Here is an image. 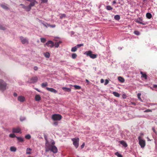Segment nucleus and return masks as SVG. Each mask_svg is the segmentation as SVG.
<instances>
[{
    "label": "nucleus",
    "instance_id": "f257e3e1",
    "mask_svg": "<svg viewBox=\"0 0 157 157\" xmlns=\"http://www.w3.org/2000/svg\"><path fill=\"white\" fill-rule=\"evenodd\" d=\"M51 143V144L48 141L45 142V149L46 152H48L51 150L52 146L55 144V142L53 140H52Z\"/></svg>",
    "mask_w": 157,
    "mask_h": 157
},
{
    "label": "nucleus",
    "instance_id": "f03ea898",
    "mask_svg": "<svg viewBox=\"0 0 157 157\" xmlns=\"http://www.w3.org/2000/svg\"><path fill=\"white\" fill-rule=\"evenodd\" d=\"M7 84L3 80L0 79V90L3 91L6 90Z\"/></svg>",
    "mask_w": 157,
    "mask_h": 157
},
{
    "label": "nucleus",
    "instance_id": "7ed1b4c3",
    "mask_svg": "<svg viewBox=\"0 0 157 157\" xmlns=\"http://www.w3.org/2000/svg\"><path fill=\"white\" fill-rule=\"evenodd\" d=\"M92 52L91 51L86 52L84 54L86 55L87 56H89L91 58L94 59L96 58L97 56V55L96 54H93Z\"/></svg>",
    "mask_w": 157,
    "mask_h": 157
},
{
    "label": "nucleus",
    "instance_id": "20e7f679",
    "mask_svg": "<svg viewBox=\"0 0 157 157\" xmlns=\"http://www.w3.org/2000/svg\"><path fill=\"white\" fill-rule=\"evenodd\" d=\"M62 117L61 115L59 114H53L52 116V119L54 121H59Z\"/></svg>",
    "mask_w": 157,
    "mask_h": 157
},
{
    "label": "nucleus",
    "instance_id": "39448f33",
    "mask_svg": "<svg viewBox=\"0 0 157 157\" xmlns=\"http://www.w3.org/2000/svg\"><path fill=\"white\" fill-rule=\"evenodd\" d=\"M54 45V44L51 40L48 41L45 44L44 46H47L48 47L52 48Z\"/></svg>",
    "mask_w": 157,
    "mask_h": 157
},
{
    "label": "nucleus",
    "instance_id": "423d86ee",
    "mask_svg": "<svg viewBox=\"0 0 157 157\" xmlns=\"http://www.w3.org/2000/svg\"><path fill=\"white\" fill-rule=\"evenodd\" d=\"M73 141V144L76 148H77L78 146L79 139L74 138L72 139Z\"/></svg>",
    "mask_w": 157,
    "mask_h": 157
},
{
    "label": "nucleus",
    "instance_id": "0eeeda50",
    "mask_svg": "<svg viewBox=\"0 0 157 157\" xmlns=\"http://www.w3.org/2000/svg\"><path fill=\"white\" fill-rule=\"evenodd\" d=\"M38 80L37 77L36 76L30 78L27 82L29 83H34L36 82Z\"/></svg>",
    "mask_w": 157,
    "mask_h": 157
},
{
    "label": "nucleus",
    "instance_id": "6e6552de",
    "mask_svg": "<svg viewBox=\"0 0 157 157\" xmlns=\"http://www.w3.org/2000/svg\"><path fill=\"white\" fill-rule=\"evenodd\" d=\"M135 21L136 22L143 25H145L146 24L145 22L143 21L141 17L135 19Z\"/></svg>",
    "mask_w": 157,
    "mask_h": 157
},
{
    "label": "nucleus",
    "instance_id": "1a4fd4ad",
    "mask_svg": "<svg viewBox=\"0 0 157 157\" xmlns=\"http://www.w3.org/2000/svg\"><path fill=\"white\" fill-rule=\"evenodd\" d=\"M139 140V143L141 147H144L145 146V141L144 140L141 139L140 136H139L138 138Z\"/></svg>",
    "mask_w": 157,
    "mask_h": 157
},
{
    "label": "nucleus",
    "instance_id": "9d476101",
    "mask_svg": "<svg viewBox=\"0 0 157 157\" xmlns=\"http://www.w3.org/2000/svg\"><path fill=\"white\" fill-rule=\"evenodd\" d=\"M37 3L36 0H34V1H32V2H30V4L28 6V9L30 10L31 9L32 7L36 3Z\"/></svg>",
    "mask_w": 157,
    "mask_h": 157
},
{
    "label": "nucleus",
    "instance_id": "9b49d317",
    "mask_svg": "<svg viewBox=\"0 0 157 157\" xmlns=\"http://www.w3.org/2000/svg\"><path fill=\"white\" fill-rule=\"evenodd\" d=\"M21 42L23 44H27L28 43V40L26 38H24L23 36H21L20 37Z\"/></svg>",
    "mask_w": 157,
    "mask_h": 157
},
{
    "label": "nucleus",
    "instance_id": "f8f14e48",
    "mask_svg": "<svg viewBox=\"0 0 157 157\" xmlns=\"http://www.w3.org/2000/svg\"><path fill=\"white\" fill-rule=\"evenodd\" d=\"M46 89L48 91L55 94L57 93V91L52 88L46 87Z\"/></svg>",
    "mask_w": 157,
    "mask_h": 157
},
{
    "label": "nucleus",
    "instance_id": "ddd939ff",
    "mask_svg": "<svg viewBox=\"0 0 157 157\" xmlns=\"http://www.w3.org/2000/svg\"><path fill=\"white\" fill-rule=\"evenodd\" d=\"M18 100L20 102H24L25 100V97L23 96H20L18 97Z\"/></svg>",
    "mask_w": 157,
    "mask_h": 157
},
{
    "label": "nucleus",
    "instance_id": "4468645a",
    "mask_svg": "<svg viewBox=\"0 0 157 157\" xmlns=\"http://www.w3.org/2000/svg\"><path fill=\"white\" fill-rule=\"evenodd\" d=\"M53 153H56L58 152V149L54 145H53L50 150Z\"/></svg>",
    "mask_w": 157,
    "mask_h": 157
},
{
    "label": "nucleus",
    "instance_id": "2eb2a0df",
    "mask_svg": "<svg viewBox=\"0 0 157 157\" xmlns=\"http://www.w3.org/2000/svg\"><path fill=\"white\" fill-rule=\"evenodd\" d=\"M21 131V129L19 128H13L12 129V132L13 133H19Z\"/></svg>",
    "mask_w": 157,
    "mask_h": 157
},
{
    "label": "nucleus",
    "instance_id": "dca6fc26",
    "mask_svg": "<svg viewBox=\"0 0 157 157\" xmlns=\"http://www.w3.org/2000/svg\"><path fill=\"white\" fill-rule=\"evenodd\" d=\"M119 143L121 144L124 147H127L128 145L126 143L124 140H121L119 141Z\"/></svg>",
    "mask_w": 157,
    "mask_h": 157
},
{
    "label": "nucleus",
    "instance_id": "f3484780",
    "mask_svg": "<svg viewBox=\"0 0 157 157\" xmlns=\"http://www.w3.org/2000/svg\"><path fill=\"white\" fill-rule=\"evenodd\" d=\"M1 6L3 9L7 10L8 9V5L7 4H2L1 5Z\"/></svg>",
    "mask_w": 157,
    "mask_h": 157
},
{
    "label": "nucleus",
    "instance_id": "a211bd4d",
    "mask_svg": "<svg viewBox=\"0 0 157 157\" xmlns=\"http://www.w3.org/2000/svg\"><path fill=\"white\" fill-rule=\"evenodd\" d=\"M41 99L40 95L39 94H36L35 95V100L36 101H39Z\"/></svg>",
    "mask_w": 157,
    "mask_h": 157
},
{
    "label": "nucleus",
    "instance_id": "6ab92c4d",
    "mask_svg": "<svg viewBox=\"0 0 157 157\" xmlns=\"http://www.w3.org/2000/svg\"><path fill=\"white\" fill-rule=\"evenodd\" d=\"M118 79L119 82L121 83L124 82L125 81L124 78L121 76L118 77Z\"/></svg>",
    "mask_w": 157,
    "mask_h": 157
},
{
    "label": "nucleus",
    "instance_id": "aec40b11",
    "mask_svg": "<svg viewBox=\"0 0 157 157\" xmlns=\"http://www.w3.org/2000/svg\"><path fill=\"white\" fill-rule=\"evenodd\" d=\"M62 89L65 91L70 92L71 91V89L70 88H67L66 87H63Z\"/></svg>",
    "mask_w": 157,
    "mask_h": 157
},
{
    "label": "nucleus",
    "instance_id": "412c9836",
    "mask_svg": "<svg viewBox=\"0 0 157 157\" xmlns=\"http://www.w3.org/2000/svg\"><path fill=\"white\" fill-rule=\"evenodd\" d=\"M44 56L47 58H49L50 56V54L48 52H47L44 53Z\"/></svg>",
    "mask_w": 157,
    "mask_h": 157
},
{
    "label": "nucleus",
    "instance_id": "4be33fe9",
    "mask_svg": "<svg viewBox=\"0 0 157 157\" xmlns=\"http://www.w3.org/2000/svg\"><path fill=\"white\" fill-rule=\"evenodd\" d=\"M146 16L148 19H150L152 17L151 14L150 13H146Z\"/></svg>",
    "mask_w": 157,
    "mask_h": 157
},
{
    "label": "nucleus",
    "instance_id": "5701e85b",
    "mask_svg": "<svg viewBox=\"0 0 157 157\" xmlns=\"http://www.w3.org/2000/svg\"><path fill=\"white\" fill-rule=\"evenodd\" d=\"M113 94L116 97H119L120 96V94L117 92L114 91L113 93Z\"/></svg>",
    "mask_w": 157,
    "mask_h": 157
},
{
    "label": "nucleus",
    "instance_id": "b1692460",
    "mask_svg": "<svg viewBox=\"0 0 157 157\" xmlns=\"http://www.w3.org/2000/svg\"><path fill=\"white\" fill-rule=\"evenodd\" d=\"M10 150L12 152H15L16 150V148L14 147H10Z\"/></svg>",
    "mask_w": 157,
    "mask_h": 157
},
{
    "label": "nucleus",
    "instance_id": "393cba45",
    "mask_svg": "<svg viewBox=\"0 0 157 157\" xmlns=\"http://www.w3.org/2000/svg\"><path fill=\"white\" fill-rule=\"evenodd\" d=\"M16 138L20 142H22L24 141L22 137L16 136Z\"/></svg>",
    "mask_w": 157,
    "mask_h": 157
},
{
    "label": "nucleus",
    "instance_id": "a878e982",
    "mask_svg": "<svg viewBox=\"0 0 157 157\" xmlns=\"http://www.w3.org/2000/svg\"><path fill=\"white\" fill-rule=\"evenodd\" d=\"M141 95V94L140 93H138L137 95L138 98V99L139 100H140V101H141V102H142L143 100L141 98H140Z\"/></svg>",
    "mask_w": 157,
    "mask_h": 157
},
{
    "label": "nucleus",
    "instance_id": "bb28decb",
    "mask_svg": "<svg viewBox=\"0 0 157 157\" xmlns=\"http://www.w3.org/2000/svg\"><path fill=\"white\" fill-rule=\"evenodd\" d=\"M114 18L115 20L118 21L120 19V15H117L114 16Z\"/></svg>",
    "mask_w": 157,
    "mask_h": 157
},
{
    "label": "nucleus",
    "instance_id": "cd10ccee",
    "mask_svg": "<svg viewBox=\"0 0 157 157\" xmlns=\"http://www.w3.org/2000/svg\"><path fill=\"white\" fill-rule=\"evenodd\" d=\"M77 46H75L71 48V51L72 52H75L77 51Z\"/></svg>",
    "mask_w": 157,
    "mask_h": 157
},
{
    "label": "nucleus",
    "instance_id": "c85d7f7f",
    "mask_svg": "<svg viewBox=\"0 0 157 157\" xmlns=\"http://www.w3.org/2000/svg\"><path fill=\"white\" fill-rule=\"evenodd\" d=\"M31 151V149L29 148H28L26 149V154H31L30 151Z\"/></svg>",
    "mask_w": 157,
    "mask_h": 157
},
{
    "label": "nucleus",
    "instance_id": "c756f323",
    "mask_svg": "<svg viewBox=\"0 0 157 157\" xmlns=\"http://www.w3.org/2000/svg\"><path fill=\"white\" fill-rule=\"evenodd\" d=\"M48 84L47 82H45L44 83H42L41 84V86L43 88H44L45 87L47 86H48Z\"/></svg>",
    "mask_w": 157,
    "mask_h": 157
},
{
    "label": "nucleus",
    "instance_id": "7c9ffc66",
    "mask_svg": "<svg viewBox=\"0 0 157 157\" xmlns=\"http://www.w3.org/2000/svg\"><path fill=\"white\" fill-rule=\"evenodd\" d=\"M73 86L75 88V89H80L81 87L80 86L78 85H75Z\"/></svg>",
    "mask_w": 157,
    "mask_h": 157
},
{
    "label": "nucleus",
    "instance_id": "2f4dec72",
    "mask_svg": "<svg viewBox=\"0 0 157 157\" xmlns=\"http://www.w3.org/2000/svg\"><path fill=\"white\" fill-rule=\"evenodd\" d=\"M77 56V55L75 53H73L72 54L71 57H72V58H73V59H75L76 58Z\"/></svg>",
    "mask_w": 157,
    "mask_h": 157
},
{
    "label": "nucleus",
    "instance_id": "473e14b6",
    "mask_svg": "<svg viewBox=\"0 0 157 157\" xmlns=\"http://www.w3.org/2000/svg\"><path fill=\"white\" fill-rule=\"evenodd\" d=\"M115 155L118 157H122V155L119 153L118 152H117L115 153Z\"/></svg>",
    "mask_w": 157,
    "mask_h": 157
},
{
    "label": "nucleus",
    "instance_id": "72a5a7b5",
    "mask_svg": "<svg viewBox=\"0 0 157 157\" xmlns=\"http://www.w3.org/2000/svg\"><path fill=\"white\" fill-rule=\"evenodd\" d=\"M9 136L11 138H14L15 137H16V135L14 134H13V133L10 134L9 135Z\"/></svg>",
    "mask_w": 157,
    "mask_h": 157
},
{
    "label": "nucleus",
    "instance_id": "f704fd0d",
    "mask_svg": "<svg viewBox=\"0 0 157 157\" xmlns=\"http://www.w3.org/2000/svg\"><path fill=\"white\" fill-rule=\"evenodd\" d=\"M66 16V14H61L60 16V18L61 19H62L64 17H65Z\"/></svg>",
    "mask_w": 157,
    "mask_h": 157
},
{
    "label": "nucleus",
    "instance_id": "c9c22d12",
    "mask_svg": "<svg viewBox=\"0 0 157 157\" xmlns=\"http://www.w3.org/2000/svg\"><path fill=\"white\" fill-rule=\"evenodd\" d=\"M40 40L41 42L42 43H45L46 40V39L45 38H41Z\"/></svg>",
    "mask_w": 157,
    "mask_h": 157
},
{
    "label": "nucleus",
    "instance_id": "e433bc0d",
    "mask_svg": "<svg viewBox=\"0 0 157 157\" xmlns=\"http://www.w3.org/2000/svg\"><path fill=\"white\" fill-rule=\"evenodd\" d=\"M25 137L27 139H29L31 138V136L29 134H27L25 136Z\"/></svg>",
    "mask_w": 157,
    "mask_h": 157
},
{
    "label": "nucleus",
    "instance_id": "4c0bfd02",
    "mask_svg": "<svg viewBox=\"0 0 157 157\" xmlns=\"http://www.w3.org/2000/svg\"><path fill=\"white\" fill-rule=\"evenodd\" d=\"M134 33L136 35H139L140 34V32L138 31H135L134 32Z\"/></svg>",
    "mask_w": 157,
    "mask_h": 157
},
{
    "label": "nucleus",
    "instance_id": "58836bf2",
    "mask_svg": "<svg viewBox=\"0 0 157 157\" xmlns=\"http://www.w3.org/2000/svg\"><path fill=\"white\" fill-rule=\"evenodd\" d=\"M141 77H143L145 79H147V76L145 74H143L141 76Z\"/></svg>",
    "mask_w": 157,
    "mask_h": 157
},
{
    "label": "nucleus",
    "instance_id": "ea45409f",
    "mask_svg": "<svg viewBox=\"0 0 157 157\" xmlns=\"http://www.w3.org/2000/svg\"><path fill=\"white\" fill-rule=\"evenodd\" d=\"M44 139L46 140V142H47L48 141V139H47V136L45 134H44Z\"/></svg>",
    "mask_w": 157,
    "mask_h": 157
},
{
    "label": "nucleus",
    "instance_id": "a19ab883",
    "mask_svg": "<svg viewBox=\"0 0 157 157\" xmlns=\"http://www.w3.org/2000/svg\"><path fill=\"white\" fill-rule=\"evenodd\" d=\"M106 9H107V10H112V9L111 6H107Z\"/></svg>",
    "mask_w": 157,
    "mask_h": 157
},
{
    "label": "nucleus",
    "instance_id": "79ce46f5",
    "mask_svg": "<svg viewBox=\"0 0 157 157\" xmlns=\"http://www.w3.org/2000/svg\"><path fill=\"white\" fill-rule=\"evenodd\" d=\"M54 45L55 46L56 48H58L59 45V43L57 42L56 43L54 44Z\"/></svg>",
    "mask_w": 157,
    "mask_h": 157
},
{
    "label": "nucleus",
    "instance_id": "37998d69",
    "mask_svg": "<svg viewBox=\"0 0 157 157\" xmlns=\"http://www.w3.org/2000/svg\"><path fill=\"white\" fill-rule=\"evenodd\" d=\"M0 29L4 30L5 29V28L2 25H0Z\"/></svg>",
    "mask_w": 157,
    "mask_h": 157
},
{
    "label": "nucleus",
    "instance_id": "c03bdc74",
    "mask_svg": "<svg viewBox=\"0 0 157 157\" xmlns=\"http://www.w3.org/2000/svg\"><path fill=\"white\" fill-rule=\"evenodd\" d=\"M152 130L155 133V134L156 135H157V132H156V131H155V128L154 127H152Z\"/></svg>",
    "mask_w": 157,
    "mask_h": 157
},
{
    "label": "nucleus",
    "instance_id": "a18cd8bd",
    "mask_svg": "<svg viewBox=\"0 0 157 157\" xmlns=\"http://www.w3.org/2000/svg\"><path fill=\"white\" fill-rule=\"evenodd\" d=\"M41 3H46L48 2V0H41Z\"/></svg>",
    "mask_w": 157,
    "mask_h": 157
},
{
    "label": "nucleus",
    "instance_id": "49530a36",
    "mask_svg": "<svg viewBox=\"0 0 157 157\" xmlns=\"http://www.w3.org/2000/svg\"><path fill=\"white\" fill-rule=\"evenodd\" d=\"M109 80L108 79H106L105 80V82L104 83V85H106L107 84L109 83Z\"/></svg>",
    "mask_w": 157,
    "mask_h": 157
},
{
    "label": "nucleus",
    "instance_id": "de8ad7c7",
    "mask_svg": "<svg viewBox=\"0 0 157 157\" xmlns=\"http://www.w3.org/2000/svg\"><path fill=\"white\" fill-rule=\"evenodd\" d=\"M83 44H78L77 45V47H78V48H79L80 47L83 46Z\"/></svg>",
    "mask_w": 157,
    "mask_h": 157
},
{
    "label": "nucleus",
    "instance_id": "09e8293b",
    "mask_svg": "<svg viewBox=\"0 0 157 157\" xmlns=\"http://www.w3.org/2000/svg\"><path fill=\"white\" fill-rule=\"evenodd\" d=\"M152 111L150 109H147L144 111V112H151Z\"/></svg>",
    "mask_w": 157,
    "mask_h": 157
},
{
    "label": "nucleus",
    "instance_id": "8fccbe9b",
    "mask_svg": "<svg viewBox=\"0 0 157 157\" xmlns=\"http://www.w3.org/2000/svg\"><path fill=\"white\" fill-rule=\"evenodd\" d=\"M48 26L51 27L52 28H55L56 26V25H51L49 24H48Z\"/></svg>",
    "mask_w": 157,
    "mask_h": 157
},
{
    "label": "nucleus",
    "instance_id": "3c124183",
    "mask_svg": "<svg viewBox=\"0 0 157 157\" xmlns=\"http://www.w3.org/2000/svg\"><path fill=\"white\" fill-rule=\"evenodd\" d=\"M25 117H21L20 118V120L21 121H23L25 120Z\"/></svg>",
    "mask_w": 157,
    "mask_h": 157
},
{
    "label": "nucleus",
    "instance_id": "603ef678",
    "mask_svg": "<svg viewBox=\"0 0 157 157\" xmlns=\"http://www.w3.org/2000/svg\"><path fill=\"white\" fill-rule=\"evenodd\" d=\"M122 97L124 99H125L126 98V95L125 94H124L122 95Z\"/></svg>",
    "mask_w": 157,
    "mask_h": 157
},
{
    "label": "nucleus",
    "instance_id": "864d4df0",
    "mask_svg": "<svg viewBox=\"0 0 157 157\" xmlns=\"http://www.w3.org/2000/svg\"><path fill=\"white\" fill-rule=\"evenodd\" d=\"M153 88H155V90H157V85H154Z\"/></svg>",
    "mask_w": 157,
    "mask_h": 157
},
{
    "label": "nucleus",
    "instance_id": "5fc2aeb1",
    "mask_svg": "<svg viewBox=\"0 0 157 157\" xmlns=\"http://www.w3.org/2000/svg\"><path fill=\"white\" fill-rule=\"evenodd\" d=\"M41 23L45 27H48V24L47 23H46V24H45V23Z\"/></svg>",
    "mask_w": 157,
    "mask_h": 157
},
{
    "label": "nucleus",
    "instance_id": "6e6d98bb",
    "mask_svg": "<svg viewBox=\"0 0 157 157\" xmlns=\"http://www.w3.org/2000/svg\"><path fill=\"white\" fill-rule=\"evenodd\" d=\"M148 0H143V2L144 3H146L147 2Z\"/></svg>",
    "mask_w": 157,
    "mask_h": 157
},
{
    "label": "nucleus",
    "instance_id": "4d7b16f0",
    "mask_svg": "<svg viewBox=\"0 0 157 157\" xmlns=\"http://www.w3.org/2000/svg\"><path fill=\"white\" fill-rule=\"evenodd\" d=\"M13 95L14 97H17V94L16 93H14L13 94Z\"/></svg>",
    "mask_w": 157,
    "mask_h": 157
},
{
    "label": "nucleus",
    "instance_id": "13d9d810",
    "mask_svg": "<svg viewBox=\"0 0 157 157\" xmlns=\"http://www.w3.org/2000/svg\"><path fill=\"white\" fill-rule=\"evenodd\" d=\"M53 124H54V125L56 126L58 125V122H55Z\"/></svg>",
    "mask_w": 157,
    "mask_h": 157
},
{
    "label": "nucleus",
    "instance_id": "bf43d9fd",
    "mask_svg": "<svg viewBox=\"0 0 157 157\" xmlns=\"http://www.w3.org/2000/svg\"><path fill=\"white\" fill-rule=\"evenodd\" d=\"M34 89L36 90H37V91L39 92H40V91L37 88H35Z\"/></svg>",
    "mask_w": 157,
    "mask_h": 157
},
{
    "label": "nucleus",
    "instance_id": "052dcab7",
    "mask_svg": "<svg viewBox=\"0 0 157 157\" xmlns=\"http://www.w3.org/2000/svg\"><path fill=\"white\" fill-rule=\"evenodd\" d=\"M104 80L103 79H101V83H103L104 82Z\"/></svg>",
    "mask_w": 157,
    "mask_h": 157
},
{
    "label": "nucleus",
    "instance_id": "680f3d73",
    "mask_svg": "<svg viewBox=\"0 0 157 157\" xmlns=\"http://www.w3.org/2000/svg\"><path fill=\"white\" fill-rule=\"evenodd\" d=\"M34 69L35 70H37L38 69V67H34Z\"/></svg>",
    "mask_w": 157,
    "mask_h": 157
},
{
    "label": "nucleus",
    "instance_id": "e2e57ef3",
    "mask_svg": "<svg viewBox=\"0 0 157 157\" xmlns=\"http://www.w3.org/2000/svg\"><path fill=\"white\" fill-rule=\"evenodd\" d=\"M155 147H157V140L155 141Z\"/></svg>",
    "mask_w": 157,
    "mask_h": 157
},
{
    "label": "nucleus",
    "instance_id": "0e129e2a",
    "mask_svg": "<svg viewBox=\"0 0 157 157\" xmlns=\"http://www.w3.org/2000/svg\"><path fill=\"white\" fill-rule=\"evenodd\" d=\"M116 3V2L115 0L113 1V2L112 3L113 4H114Z\"/></svg>",
    "mask_w": 157,
    "mask_h": 157
},
{
    "label": "nucleus",
    "instance_id": "69168bd1",
    "mask_svg": "<svg viewBox=\"0 0 157 157\" xmlns=\"http://www.w3.org/2000/svg\"><path fill=\"white\" fill-rule=\"evenodd\" d=\"M26 0L27 1H29V2H32V1H34V0Z\"/></svg>",
    "mask_w": 157,
    "mask_h": 157
},
{
    "label": "nucleus",
    "instance_id": "338daca9",
    "mask_svg": "<svg viewBox=\"0 0 157 157\" xmlns=\"http://www.w3.org/2000/svg\"><path fill=\"white\" fill-rule=\"evenodd\" d=\"M84 144H82V145H81V148H82L83 147H84Z\"/></svg>",
    "mask_w": 157,
    "mask_h": 157
},
{
    "label": "nucleus",
    "instance_id": "774afa93",
    "mask_svg": "<svg viewBox=\"0 0 157 157\" xmlns=\"http://www.w3.org/2000/svg\"><path fill=\"white\" fill-rule=\"evenodd\" d=\"M86 81L87 82H88V83L89 82V81H88V80H87V79H86Z\"/></svg>",
    "mask_w": 157,
    "mask_h": 157
}]
</instances>
